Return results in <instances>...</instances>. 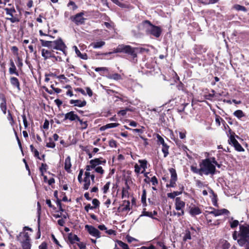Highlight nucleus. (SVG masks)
I'll list each match as a JSON object with an SVG mask.
<instances>
[{"label": "nucleus", "mask_w": 249, "mask_h": 249, "mask_svg": "<svg viewBox=\"0 0 249 249\" xmlns=\"http://www.w3.org/2000/svg\"><path fill=\"white\" fill-rule=\"evenodd\" d=\"M238 236L239 237L237 240L239 245L249 249V224L240 225Z\"/></svg>", "instance_id": "f257e3e1"}, {"label": "nucleus", "mask_w": 249, "mask_h": 249, "mask_svg": "<svg viewBox=\"0 0 249 249\" xmlns=\"http://www.w3.org/2000/svg\"><path fill=\"white\" fill-rule=\"evenodd\" d=\"M215 165L219 167V165L215 160L214 158L205 159L199 164L202 175L205 174L206 175L214 174Z\"/></svg>", "instance_id": "f03ea898"}, {"label": "nucleus", "mask_w": 249, "mask_h": 249, "mask_svg": "<svg viewBox=\"0 0 249 249\" xmlns=\"http://www.w3.org/2000/svg\"><path fill=\"white\" fill-rule=\"evenodd\" d=\"M41 41L42 46L47 47L50 49L59 50L65 53L66 46L61 39L53 41L41 40Z\"/></svg>", "instance_id": "7ed1b4c3"}, {"label": "nucleus", "mask_w": 249, "mask_h": 249, "mask_svg": "<svg viewBox=\"0 0 249 249\" xmlns=\"http://www.w3.org/2000/svg\"><path fill=\"white\" fill-rule=\"evenodd\" d=\"M26 230L31 231V228L28 227H24V231L19 233L18 236V240L21 243L23 249H31L30 239L28 232H25Z\"/></svg>", "instance_id": "20e7f679"}, {"label": "nucleus", "mask_w": 249, "mask_h": 249, "mask_svg": "<svg viewBox=\"0 0 249 249\" xmlns=\"http://www.w3.org/2000/svg\"><path fill=\"white\" fill-rule=\"evenodd\" d=\"M127 53L132 55L134 57L137 56L134 48H132L130 46L125 45L124 44L119 45L115 49L113 50L112 52L106 53H103V54L104 55H107L108 54H110L112 53Z\"/></svg>", "instance_id": "39448f33"}, {"label": "nucleus", "mask_w": 249, "mask_h": 249, "mask_svg": "<svg viewBox=\"0 0 249 249\" xmlns=\"http://www.w3.org/2000/svg\"><path fill=\"white\" fill-rule=\"evenodd\" d=\"M145 23L148 24L146 28V32L148 34L153 35L156 37L160 36L161 33V30L160 27L152 25L148 21H146Z\"/></svg>", "instance_id": "423d86ee"}, {"label": "nucleus", "mask_w": 249, "mask_h": 249, "mask_svg": "<svg viewBox=\"0 0 249 249\" xmlns=\"http://www.w3.org/2000/svg\"><path fill=\"white\" fill-rule=\"evenodd\" d=\"M6 14L10 16V18H6L7 20H10L12 23H15L19 21V18L17 14V11L14 7L6 8L4 9Z\"/></svg>", "instance_id": "0eeeda50"}, {"label": "nucleus", "mask_w": 249, "mask_h": 249, "mask_svg": "<svg viewBox=\"0 0 249 249\" xmlns=\"http://www.w3.org/2000/svg\"><path fill=\"white\" fill-rule=\"evenodd\" d=\"M138 161L140 164L138 165V164H136L135 165V172L137 174L144 173L147 168V161L145 160H140Z\"/></svg>", "instance_id": "6e6552de"}, {"label": "nucleus", "mask_w": 249, "mask_h": 249, "mask_svg": "<svg viewBox=\"0 0 249 249\" xmlns=\"http://www.w3.org/2000/svg\"><path fill=\"white\" fill-rule=\"evenodd\" d=\"M169 172L171 174V178L169 184H167L166 186L168 187H175L176 186V181L177 180V175L176 171L174 168H170Z\"/></svg>", "instance_id": "1a4fd4ad"}, {"label": "nucleus", "mask_w": 249, "mask_h": 249, "mask_svg": "<svg viewBox=\"0 0 249 249\" xmlns=\"http://www.w3.org/2000/svg\"><path fill=\"white\" fill-rule=\"evenodd\" d=\"M85 228L91 236L95 237L96 238L101 237L100 232L93 226L87 225L85 226Z\"/></svg>", "instance_id": "9d476101"}, {"label": "nucleus", "mask_w": 249, "mask_h": 249, "mask_svg": "<svg viewBox=\"0 0 249 249\" xmlns=\"http://www.w3.org/2000/svg\"><path fill=\"white\" fill-rule=\"evenodd\" d=\"M84 13L81 12L76 14L75 16L71 17V19L74 21L76 24H83L86 18L83 17Z\"/></svg>", "instance_id": "9b49d317"}, {"label": "nucleus", "mask_w": 249, "mask_h": 249, "mask_svg": "<svg viewBox=\"0 0 249 249\" xmlns=\"http://www.w3.org/2000/svg\"><path fill=\"white\" fill-rule=\"evenodd\" d=\"M229 142L230 144H232L237 151L241 152L244 150L242 146L239 143L238 141L233 136H231L230 137Z\"/></svg>", "instance_id": "f8f14e48"}, {"label": "nucleus", "mask_w": 249, "mask_h": 249, "mask_svg": "<svg viewBox=\"0 0 249 249\" xmlns=\"http://www.w3.org/2000/svg\"><path fill=\"white\" fill-rule=\"evenodd\" d=\"M207 213L209 214L210 215L213 214L214 216H217L219 215H221L223 214H228L229 212L228 210L225 209H223L221 210H215L213 209V211L211 212H207Z\"/></svg>", "instance_id": "ddd939ff"}, {"label": "nucleus", "mask_w": 249, "mask_h": 249, "mask_svg": "<svg viewBox=\"0 0 249 249\" xmlns=\"http://www.w3.org/2000/svg\"><path fill=\"white\" fill-rule=\"evenodd\" d=\"M175 208L177 210H182L185 207V203L182 201L180 197H177L175 199Z\"/></svg>", "instance_id": "4468645a"}, {"label": "nucleus", "mask_w": 249, "mask_h": 249, "mask_svg": "<svg viewBox=\"0 0 249 249\" xmlns=\"http://www.w3.org/2000/svg\"><path fill=\"white\" fill-rule=\"evenodd\" d=\"M106 162V160H103L102 158H96L89 161V163L92 165L93 168L99 165L105 164Z\"/></svg>", "instance_id": "2eb2a0df"}, {"label": "nucleus", "mask_w": 249, "mask_h": 249, "mask_svg": "<svg viewBox=\"0 0 249 249\" xmlns=\"http://www.w3.org/2000/svg\"><path fill=\"white\" fill-rule=\"evenodd\" d=\"M79 117L74 111H70L65 115V120H69L71 121L77 120Z\"/></svg>", "instance_id": "dca6fc26"}, {"label": "nucleus", "mask_w": 249, "mask_h": 249, "mask_svg": "<svg viewBox=\"0 0 249 249\" xmlns=\"http://www.w3.org/2000/svg\"><path fill=\"white\" fill-rule=\"evenodd\" d=\"M71 104H74L75 106L78 107H83L86 106V102L85 100H71L70 102Z\"/></svg>", "instance_id": "f3484780"}, {"label": "nucleus", "mask_w": 249, "mask_h": 249, "mask_svg": "<svg viewBox=\"0 0 249 249\" xmlns=\"http://www.w3.org/2000/svg\"><path fill=\"white\" fill-rule=\"evenodd\" d=\"M189 213L192 216H195L201 213V211L198 207L194 206L190 207Z\"/></svg>", "instance_id": "a211bd4d"}, {"label": "nucleus", "mask_w": 249, "mask_h": 249, "mask_svg": "<svg viewBox=\"0 0 249 249\" xmlns=\"http://www.w3.org/2000/svg\"><path fill=\"white\" fill-rule=\"evenodd\" d=\"M10 67L9 68V73L11 74H15L18 75V72L17 71L16 67L15 65L14 62L12 59L10 61Z\"/></svg>", "instance_id": "6ab92c4d"}, {"label": "nucleus", "mask_w": 249, "mask_h": 249, "mask_svg": "<svg viewBox=\"0 0 249 249\" xmlns=\"http://www.w3.org/2000/svg\"><path fill=\"white\" fill-rule=\"evenodd\" d=\"M73 48L74 49L77 55L81 59L86 60L88 59V56L86 53H81L76 46H74Z\"/></svg>", "instance_id": "aec40b11"}, {"label": "nucleus", "mask_w": 249, "mask_h": 249, "mask_svg": "<svg viewBox=\"0 0 249 249\" xmlns=\"http://www.w3.org/2000/svg\"><path fill=\"white\" fill-rule=\"evenodd\" d=\"M71 166V158L70 156L67 157L65 160V169L68 172H70Z\"/></svg>", "instance_id": "412c9836"}, {"label": "nucleus", "mask_w": 249, "mask_h": 249, "mask_svg": "<svg viewBox=\"0 0 249 249\" xmlns=\"http://www.w3.org/2000/svg\"><path fill=\"white\" fill-rule=\"evenodd\" d=\"M105 44V42L103 41H98L91 44V46L94 49L100 48Z\"/></svg>", "instance_id": "4be33fe9"}, {"label": "nucleus", "mask_w": 249, "mask_h": 249, "mask_svg": "<svg viewBox=\"0 0 249 249\" xmlns=\"http://www.w3.org/2000/svg\"><path fill=\"white\" fill-rule=\"evenodd\" d=\"M10 82L14 87L19 89V82L17 78L15 77H11L10 78Z\"/></svg>", "instance_id": "5701e85b"}, {"label": "nucleus", "mask_w": 249, "mask_h": 249, "mask_svg": "<svg viewBox=\"0 0 249 249\" xmlns=\"http://www.w3.org/2000/svg\"><path fill=\"white\" fill-rule=\"evenodd\" d=\"M183 191V187H182L181 190L180 191H175L173 193H170L167 194V196L168 197L171 198H174L176 196L180 195Z\"/></svg>", "instance_id": "b1692460"}, {"label": "nucleus", "mask_w": 249, "mask_h": 249, "mask_svg": "<svg viewBox=\"0 0 249 249\" xmlns=\"http://www.w3.org/2000/svg\"><path fill=\"white\" fill-rule=\"evenodd\" d=\"M83 188L85 190H88L90 185V179L89 178H84V180Z\"/></svg>", "instance_id": "393cba45"}, {"label": "nucleus", "mask_w": 249, "mask_h": 249, "mask_svg": "<svg viewBox=\"0 0 249 249\" xmlns=\"http://www.w3.org/2000/svg\"><path fill=\"white\" fill-rule=\"evenodd\" d=\"M42 55L45 58H47L48 57H51L53 56L50 51L46 49H42Z\"/></svg>", "instance_id": "a878e982"}, {"label": "nucleus", "mask_w": 249, "mask_h": 249, "mask_svg": "<svg viewBox=\"0 0 249 249\" xmlns=\"http://www.w3.org/2000/svg\"><path fill=\"white\" fill-rule=\"evenodd\" d=\"M0 107L1 110L3 112V113L6 114L7 107H6V103L5 99L4 98L2 99V102L0 104Z\"/></svg>", "instance_id": "bb28decb"}, {"label": "nucleus", "mask_w": 249, "mask_h": 249, "mask_svg": "<svg viewBox=\"0 0 249 249\" xmlns=\"http://www.w3.org/2000/svg\"><path fill=\"white\" fill-rule=\"evenodd\" d=\"M191 170L192 172L198 174L200 175H202V172L201 171V167L200 168H197L196 166H194L193 165L191 166Z\"/></svg>", "instance_id": "cd10ccee"}, {"label": "nucleus", "mask_w": 249, "mask_h": 249, "mask_svg": "<svg viewBox=\"0 0 249 249\" xmlns=\"http://www.w3.org/2000/svg\"><path fill=\"white\" fill-rule=\"evenodd\" d=\"M233 115L238 119H240L245 116L243 112L241 110H237L234 113Z\"/></svg>", "instance_id": "c85d7f7f"}, {"label": "nucleus", "mask_w": 249, "mask_h": 249, "mask_svg": "<svg viewBox=\"0 0 249 249\" xmlns=\"http://www.w3.org/2000/svg\"><path fill=\"white\" fill-rule=\"evenodd\" d=\"M77 121L79 122L81 125V129H85L88 127V123L87 121H83L82 120H81L79 117L77 119Z\"/></svg>", "instance_id": "c756f323"}, {"label": "nucleus", "mask_w": 249, "mask_h": 249, "mask_svg": "<svg viewBox=\"0 0 249 249\" xmlns=\"http://www.w3.org/2000/svg\"><path fill=\"white\" fill-rule=\"evenodd\" d=\"M117 244L122 249H129L128 245L121 241H117Z\"/></svg>", "instance_id": "7c9ffc66"}, {"label": "nucleus", "mask_w": 249, "mask_h": 249, "mask_svg": "<svg viewBox=\"0 0 249 249\" xmlns=\"http://www.w3.org/2000/svg\"><path fill=\"white\" fill-rule=\"evenodd\" d=\"M108 77L109 79H114V80H119V79H121V76L120 74H118L117 73L110 74L108 76Z\"/></svg>", "instance_id": "2f4dec72"}, {"label": "nucleus", "mask_w": 249, "mask_h": 249, "mask_svg": "<svg viewBox=\"0 0 249 249\" xmlns=\"http://www.w3.org/2000/svg\"><path fill=\"white\" fill-rule=\"evenodd\" d=\"M52 84L51 85V87L53 89V91H54L56 93H60L61 91V89L56 88L55 86L57 85V83L56 82L55 83V84L52 83V82H51Z\"/></svg>", "instance_id": "473e14b6"}, {"label": "nucleus", "mask_w": 249, "mask_h": 249, "mask_svg": "<svg viewBox=\"0 0 249 249\" xmlns=\"http://www.w3.org/2000/svg\"><path fill=\"white\" fill-rule=\"evenodd\" d=\"M49 141L48 142H47L46 143V146L52 148H54L55 147V144L54 142L53 141L52 139L49 138Z\"/></svg>", "instance_id": "72a5a7b5"}, {"label": "nucleus", "mask_w": 249, "mask_h": 249, "mask_svg": "<svg viewBox=\"0 0 249 249\" xmlns=\"http://www.w3.org/2000/svg\"><path fill=\"white\" fill-rule=\"evenodd\" d=\"M119 124L118 123H110L107 124L105 126H103V127H104L105 128H113L116 127L118 126H119Z\"/></svg>", "instance_id": "f704fd0d"}, {"label": "nucleus", "mask_w": 249, "mask_h": 249, "mask_svg": "<svg viewBox=\"0 0 249 249\" xmlns=\"http://www.w3.org/2000/svg\"><path fill=\"white\" fill-rule=\"evenodd\" d=\"M157 137L158 139V142L162 144V146L167 145V144L164 142L163 139L160 135L158 134Z\"/></svg>", "instance_id": "c9c22d12"}, {"label": "nucleus", "mask_w": 249, "mask_h": 249, "mask_svg": "<svg viewBox=\"0 0 249 249\" xmlns=\"http://www.w3.org/2000/svg\"><path fill=\"white\" fill-rule=\"evenodd\" d=\"M191 239V233L189 231H186L183 237V240L186 241L187 240H190Z\"/></svg>", "instance_id": "e433bc0d"}, {"label": "nucleus", "mask_w": 249, "mask_h": 249, "mask_svg": "<svg viewBox=\"0 0 249 249\" xmlns=\"http://www.w3.org/2000/svg\"><path fill=\"white\" fill-rule=\"evenodd\" d=\"M8 120L10 121V123L11 125H13V124L15 123L14 119L13 118L12 115L10 112V111L8 110V114L7 116Z\"/></svg>", "instance_id": "4c0bfd02"}, {"label": "nucleus", "mask_w": 249, "mask_h": 249, "mask_svg": "<svg viewBox=\"0 0 249 249\" xmlns=\"http://www.w3.org/2000/svg\"><path fill=\"white\" fill-rule=\"evenodd\" d=\"M234 8L238 11H246V8L245 7L238 4L235 5Z\"/></svg>", "instance_id": "58836bf2"}, {"label": "nucleus", "mask_w": 249, "mask_h": 249, "mask_svg": "<svg viewBox=\"0 0 249 249\" xmlns=\"http://www.w3.org/2000/svg\"><path fill=\"white\" fill-rule=\"evenodd\" d=\"M206 219H207V223L209 225H216V223H212V219L211 218V216L208 213H207V214H206Z\"/></svg>", "instance_id": "ea45409f"}, {"label": "nucleus", "mask_w": 249, "mask_h": 249, "mask_svg": "<svg viewBox=\"0 0 249 249\" xmlns=\"http://www.w3.org/2000/svg\"><path fill=\"white\" fill-rule=\"evenodd\" d=\"M95 169V171L101 175H102L104 173V171L102 167L101 166H97L94 168Z\"/></svg>", "instance_id": "a19ab883"}, {"label": "nucleus", "mask_w": 249, "mask_h": 249, "mask_svg": "<svg viewBox=\"0 0 249 249\" xmlns=\"http://www.w3.org/2000/svg\"><path fill=\"white\" fill-rule=\"evenodd\" d=\"M162 151L164 153V157H166L168 154V146L167 145L162 146Z\"/></svg>", "instance_id": "79ce46f5"}, {"label": "nucleus", "mask_w": 249, "mask_h": 249, "mask_svg": "<svg viewBox=\"0 0 249 249\" xmlns=\"http://www.w3.org/2000/svg\"><path fill=\"white\" fill-rule=\"evenodd\" d=\"M21 116H22V118L23 119V122L25 129H27L28 127V123L26 117L25 116V115L23 114Z\"/></svg>", "instance_id": "37998d69"}, {"label": "nucleus", "mask_w": 249, "mask_h": 249, "mask_svg": "<svg viewBox=\"0 0 249 249\" xmlns=\"http://www.w3.org/2000/svg\"><path fill=\"white\" fill-rule=\"evenodd\" d=\"M11 51L13 53L14 55H16L17 56H18V49L16 46H12L11 49Z\"/></svg>", "instance_id": "c03bdc74"}, {"label": "nucleus", "mask_w": 249, "mask_h": 249, "mask_svg": "<svg viewBox=\"0 0 249 249\" xmlns=\"http://www.w3.org/2000/svg\"><path fill=\"white\" fill-rule=\"evenodd\" d=\"M150 181L151 182L153 186H156L158 183V179L155 176L151 178L150 179Z\"/></svg>", "instance_id": "a18cd8bd"}, {"label": "nucleus", "mask_w": 249, "mask_h": 249, "mask_svg": "<svg viewBox=\"0 0 249 249\" xmlns=\"http://www.w3.org/2000/svg\"><path fill=\"white\" fill-rule=\"evenodd\" d=\"M34 156L39 160H42L44 158V155H42L41 157L39 156V153L36 150H34Z\"/></svg>", "instance_id": "49530a36"}, {"label": "nucleus", "mask_w": 249, "mask_h": 249, "mask_svg": "<svg viewBox=\"0 0 249 249\" xmlns=\"http://www.w3.org/2000/svg\"><path fill=\"white\" fill-rule=\"evenodd\" d=\"M230 247V244L227 241L223 243L222 246V249H229Z\"/></svg>", "instance_id": "de8ad7c7"}, {"label": "nucleus", "mask_w": 249, "mask_h": 249, "mask_svg": "<svg viewBox=\"0 0 249 249\" xmlns=\"http://www.w3.org/2000/svg\"><path fill=\"white\" fill-rule=\"evenodd\" d=\"M146 190L143 189L142 191V201L143 203L146 202Z\"/></svg>", "instance_id": "09e8293b"}, {"label": "nucleus", "mask_w": 249, "mask_h": 249, "mask_svg": "<svg viewBox=\"0 0 249 249\" xmlns=\"http://www.w3.org/2000/svg\"><path fill=\"white\" fill-rule=\"evenodd\" d=\"M239 224V222L238 220H235L231 223V227L232 228H234L236 227Z\"/></svg>", "instance_id": "8fccbe9b"}, {"label": "nucleus", "mask_w": 249, "mask_h": 249, "mask_svg": "<svg viewBox=\"0 0 249 249\" xmlns=\"http://www.w3.org/2000/svg\"><path fill=\"white\" fill-rule=\"evenodd\" d=\"M110 183L109 182H107L104 186L103 189L104 193H106L109 187Z\"/></svg>", "instance_id": "3c124183"}, {"label": "nucleus", "mask_w": 249, "mask_h": 249, "mask_svg": "<svg viewBox=\"0 0 249 249\" xmlns=\"http://www.w3.org/2000/svg\"><path fill=\"white\" fill-rule=\"evenodd\" d=\"M142 215L146 216H149V217H152L153 216V213H152V212L144 211L142 213V214L141 216H142Z\"/></svg>", "instance_id": "603ef678"}, {"label": "nucleus", "mask_w": 249, "mask_h": 249, "mask_svg": "<svg viewBox=\"0 0 249 249\" xmlns=\"http://www.w3.org/2000/svg\"><path fill=\"white\" fill-rule=\"evenodd\" d=\"M126 129H130L134 132L142 133L143 131L142 129H130L127 127H126Z\"/></svg>", "instance_id": "864d4df0"}, {"label": "nucleus", "mask_w": 249, "mask_h": 249, "mask_svg": "<svg viewBox=\"0 0 249 249\" xmlns=\"http://www.w3.org/2000/svg\"><path fill=\"white\" fill-rule=\"evenodd\" d=\"M69 238L73 241H78L79 240V238L76 235H71L69 236Z\"/></svg>", "instance_id": "5fc2aeb1"}, {"label": "nucleus", "mask_w": 249, "mask_h": 249, "mask_svg": "<svg viewBox=\"0 0 249 249\" xmlns=\"http://www.w3.org/2000/svg\"><path fill=\"white\" fill-rule=\"evenodd\" d=\"M92 203L94 205V208L99 206L100 204L99 200L96 198L92 200Z\"/></svg>", "instance_id": "6e6d98bb"}, {"label": "nucleus", "mask_w": 249, "mask_h": 249, "mask_svg": "<svg viewBox=\"0 0 249 249\" xmlns=\"http://www.w3.org/2000/svg\"><path fill=\"white\" fill-rule=\"evenodd\" d=\"M218 0H205L204 1L202 0V2H204L206 4H213L216 3Z\"/></svg>", "instance_id": "4d7b16f0"}, {"label": "nucleus", "mask_w": 249, "mask_h": 249, "mask_svg": "<svg viewBox=\"0 0 249 249\" xmlns=\"http://www.w3.org/2000/svg\"><path fill=\"white\" fill-rule=\"evenodd\" d=\"M114 3L118 5L119 6H122L123 4L121 3V1L123 0H111Z\"/></svg>", "instance_id": "13d9d810"}, {"label": "nucleus", "mask_w": 249, "mask_h": 249, "mask_svg": "<svg viewBox=\"0 0 249 249\" xmlns=\"http://www.w3.org/2000/svg\"><path fill=\"white\" fill-rule=\"evenodd\" d=\"M108 70L106 67H99V68H96L95 69V71H107Z\"/></svg>", "instance_id": "bf43d9fd"}, {"label": "nucleus", "mask_w": 249, "mask_h": 249, "mask_svg": "<svg viewBox=\"0 0 249 249\" xmlns=\"http://www.w3.org/2000/svg\"><path fill=\"white\" fill-rule=\"evenodd\" d=\"M109 145L110 146L112 147H115L116 146V141L113 140L110 141L109 142Z\"/></svg>", "instance_id": "052dcab7"}, {"label": "nucleus", "mask_w": 249, "mask_h": 249, "mask_svg": "<svg viewBox=\"0 0 249 249\" xmlns=\"http://www.w3.org/2000/svg\"><path fill=\"white\" fill-rule=\"evenodd\" d=\"M104 24L106 26V27L108 29L112 28L113 27V24L112 23H109V22H105L104 23Z\"/></svg>", "instance_id": "680f3d73"}, {"label": "nucleus", "mask_w": 249, "mask_h": 249, "mask_svg": "<svg viewBox=\"0 0 249 249\" xmlns=\"http://www.w3.org/2000/svg\"><path fill=\"white\" fill-rule=\"evenodd\" d=\"M39 249H47V244L45 242H43L39 246Z\"/></svg>", "instance_id": "e2e57ef3"}, {"label": "nucleus", "mask_w": 249, "mask_h": 249, "mask_svg": "<svg viewBox=\"0 0 249 249\" xmlns=\"http://www.w3.org/2000/svg\"><path fill=\"white\" fill-rule=\"evenodd\" d=\"M86 171L85 172H90V171L94 169L92 165L90 164V165H88L86 166Z\"/></svg>", "instance_id": "0e129e2a"}, {"label": "nucleus", "mask_w": 249, "mask_h": 249, "mask_svg": "<svg viewBox=\"0 0 249 249\" xmlns=\"http://www.w3.org/2000/svg\"><path fill=\"white\" fill-rule=\"evenodd\" d=\"M49 122L48 121L46 120L44 123L43 127L45 129H47L49 128Z\"/></svg>", "instance_id": "69168bd1"}, {"label": "nucleus", "mask_w": 249, "mask_h": 249, "mask_svg": "<svg viewBox=\"0 0 249 249\" xmlns=\"http://www.w3.org/2000/svg\"><path fill=\"white\" fill-rule=\"evenodd\" d=\"M106 232L108 235L115 234V231L112 230H107L106 231Z\"/></svg>", "instance_id": "338daca9"}, {"label": "nucleus", "mask_w": 249, "mask_h": 249, "mask_svg": "<svg viewBox=\"0 0 249 249\" xmlns=\"http://www.w3.org/2000/svg\"><path fill=\"white\" fill-rule=\"evenodd\" d=\"M86 91H87V93L88 94V95L89 97L92 96V91L89 88H88V87L86 88Z\"/></svg>", "instance_id": "774afa93"}]
</instances>
